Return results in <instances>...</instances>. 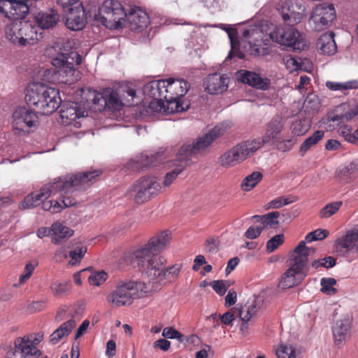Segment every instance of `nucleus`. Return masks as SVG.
Masks as SVG:
<instances>
[{
    "label": "nucleus",
    "mask_w": 358,
    "mask_h": 358,
    "mask_svg": "<svg viewBox=\"0 0 358 358\" xmlns=\"http://www.w3.org/2000/svg\"><path fill=\"white\" fill-rule=\"evenodd\" d=\"M171 241V232L169 230L162 231L152 236L146 244L134 250L131 255V262L136 264L142 273L163 285L175 282L182 268L180 264L165 268L166 259L159 255L169 248Z\"/></svg>",
    "instance_id": "obj_1"
},
{
    "label": "nucleus",
    "mask_w": 358,
    "mask_h": 358,
    "mask_svg": "<svg viewBox=\"0 0 358 358\" xmlns=\"http://www.w3.org/2000/svg\"><path fill=\"white\" fill-rule=\"evenodd\" d=\"M127 13L120 2L116 0H106L99 7L94 20L106 28H121L125 21Z\"/></svg>",
    "instance_id": "obj_10"
},
{
    "label": "nucleus",
    "mask_w": 358,
    "mask_h": 358,
    "mask_svg": "<svg viewBox=\"0 0 358 358\" xmlns=\"http://www.w3.org/2000/svg\"><path fill=\"white\" fill-rule=\"evenodd\" d=\"M231 285V282L228 280H213L208 282L206 280L201 281L199 287L203 289L208 286H211L214 291H227Z\"/></svg>",
    "instance_id": "obj_42"
},
{
    "label": "nucleus",
    "mask_w": 358,
    "mask_h": 358,
    "mask_svg": "<svg viewBox=\"0 0 358 358\" xmlns=\"http://www.w3.org/2000/svg\"><path fill=\"white\" fill-rule=\"evenodd\" d=\"M116 343L114 340H109L106 343V355L108 357H113L115 355Z\"/></svg>",
    "instance_id": "obj_62"
},
{
    "label": "nucleus",
    "mask_w": 358,
    "mask_h": 358,
    "mask_svg": "<svg viewBox=\"0 0 358 358\" xmlns=\"http://www.w3.org/2000/svg\"><path fill=\"white\" fill-rule=\"evenodd\" d=\"M126 18L128 21L129 28L136 32L143 31L150 23V18L146 12L139 8L131 9L127 14Z\"/></svg>",
    "instance_id": "obj_24"
},
{
    "label": "nucleus",
    "mask_w": 358,
    "mask_h": 358,
    "mask_svg": "<svg viewBox=\"0 0 358 358\" xmlns=\"http://www.w3.org/2000/svg\"><path fill=\"white\" fill-rule=\"evenodd\" d=\"M162 336L166 338H176L180 343L184 341V336L173 327L164 328L162 332Z\"/></svg>",
    "instance_id": "obj_51"
},
{
    "label": "nucleus",
    "mask_w": 358,
    "mask_h": 358,
    "mask_svg": "<svg viewBox=\"0 0 358 358\" xmlns=\"http://www.w3.org/2000/svg\"><path fill=\"white\" fill-rule=\"evenodd\" d=\"M86 20V13L83 6L78 3L69 8L65 24L71 30H81L85 26Z\"/></svg>",
    "instance_id": "obj_22"
},
{
    "label": "nucleus",
    "mask_w": 358,
    "mask_h": 358,
    "mask_svg": "<svg viewBox=\"0 0 358 358\" xmlns=\"http://www.w3.org/2000/svg\"><path fill=\"white\" fill-rule=\"evenodd\" d=\"M87 250V246L79 245L76 247L73 250L69 252V257L70 260L69 264L71 266H75L79 264Z\"/></svg>",
    "instance_id": "obj_41"
},
{
    "label": "nucleus",
    "mask_w": 358,
    "mask_h": 358,
    "mask_svg": "<svg viewBox=\"0 0 358 358\" xmlns=\"http://www.w3.org/2000/svg\"><path fill=\"white\" fill-rule=\"evenodd\" d=\"M326 86L328 89L333 91L355 90L358 88V82L356 80H349L345 83L327 81Z\"/></svg>",
    "instance_id": "obj_40"
},
{
    "label": "nucleus",
    "mask_w": 358,
    "mask_h": 358,
    "mask_svg": "<svg viewBox=\"0 0 358 358\" xmlns=\"http://www.w3.org/2000/svg\"><path fill=\"white\" fill-rule=\"evenodd\" d=\"M324 131L317 130L312 136L307 138L301 145L299 152L303 156L305 153L313 145H316L324 137Z\"/></svg>",
    "instance_id": "obj_39"
},
{
    "label": "nucleus",
    "mask_w": 358,
    "mask_h": 358,
    "mask_svg": "<svg viewBox=\"0 0 358 358\" xmlns=\"http://www.w3.org/2000/svg\"><path fill=\"white\" fill-rule=\"evenodd\" d=\"M329 235V231L326 229H317L312 232L308 233L306 237V241L308 243H310L312 241H322L324 239Z\"/></svg>",
    "instance_id": "obj_48"
},
{
    "label": "nucleus",
    "mask_w": 358,
    "mask_h": 358,
    "mask_svg": "<svg viewBox=\"0 0 358 358\" xmlns=\"http://www.w3.org/2000/svg\"><path fill=\"white\" fill-rule=\"evenodd\" d=\"M264 299L263 292L254 294L253 297L238 310V316L241 321L250 322L256 318L259 311L264 308Z\"/></svg>",
    "instance_id": "obj_20"
},
{
    "label": "nucleus",
    "mask_w": 358,
    "mask_h": 358,
    "mask_svg": "<svg viewBox=\"0 0 358 358\" xmlns=\"http://www.w3.org/2000/svg\"><path fill=\"white\" fill-rule=\"evenodd\" d=\"M283 129V123L279 117H273L267 124L266 129L262 139H253L261 143V147L266 143H275L278 141Z\"/></svg>",
    "instance_id": "obj_26"
},
{
    "label": "nucleus",
    "mask_w": 358,
    "mask_h": 358,
    "mask_svg": "<svg viewBox=\"0 0 358 358\" xmlns=\"http://www.w3.org/2000/svg\"><path fill=\"white\" fill-rule=\"evenodd\" d=\"M285 66L290 71H294L301 68V63L294 57H287L285 59Z\"/></svg>",
    "instance_id": "obj_57"
},
{
    "label": "nucleus",
    "mask_w": 358,
    "mask_h": 358,
    "mask_svg": "<svg viewBox=\"0 0 358 358\" xmlns=\"http://www.w3.org/2000/svg\"><path fill=\"white\" fill-rule=\"evenodd\" d=\"M163 192L159 179L155 176H143L135 181L129 189L134 201L143 204Z\"/></svg>",
    "instance_id": "obj_12"
},
{
    "label": "nucleus",
    "mask_w": 358,
    "mask_h": 358,
    "mask_svg": "<svg viewBox=\"0 0 358 358\" xmlns=\"http://www.w3.org/2000/svg\"><path fill=\"white\" fill-rule=\"evenodd\" d=\"M92 96L93 103L99 106V110H120L123 106L134 105L136 90L129 85H123L118 89L106 87L98 92L94 91Z\"/></svg>",
    "instance_id": "obj_5"
},
{
    "label": "nucleus",
    "mask_w": 358,
    "mask_h": 358,
    "mask_svg": "<svg viewBox=\"0 0 358 358\" xmlns=\"http://www.w3.org/2000/svg\"><path fill=\"white\" fill-rule=\"evenodd\" d=\"M87 115V111L81 110L78 103L73 102L64 103L60 110L62 122L66 125L71 124L77 118L85 117Z\"/></svg>",
    "instance_id": "obj_29"
},
{
    "label": "nucleus",
    "mask_w": 358,
    "mask_h": 358,
    "mask_svg": "<svg viewBox=\"0 0 358 358\" xmlns=\"http://www.w3.org/2000/svg\"><path fill=\"white\" fill-rule=\"evenodd\" d=\"M6 34L13 44L22 46L34 44L43 38V31L36 22L24 20L13 22L7 25Z\"/></svg>",
    "instance_id": "obj_7"
},
{
    "label": "nucleus",
    "mask_w": 358,
    "mask_h": 358,
    "mask_svg": "<svg viewBox=\"0 0 358 358\" xmlns=\"http://www.w3.org/2000/svg\"><path fill=\"white\" fill-rule=\"evenodd\" d=\"M34 271V266L32 264H27L25 266L23 275H22L20 278V283H23L28 278H29Z\"/></svg>",
    "instance_id": "obj_61"
},
{
    "label": "nucleus",
    "mask_w": 358,
    "mask_h": 358,
    "mask_svg": "<svg viewBox=\"0 0 358 358\" xmlns=\"http://www.w3.org/2000/svg\"><path fill=\"white\" fill-rule=\"evenodd\" d=\"M292 133L296 136L304 134L308 129V126L305 120H298L292 123L291 126Z\"/></svg>",
    "instance_id": "obj_50"
},
{
    "label": "nucleus",
    "mask_w": 358,
    "mask_h": 358,
    "mask_svg": "<svg viewBox=\"0 0 358 358\" xmlns=\"http://www.w3.org/2000/svg\"><path fill=\"white\" fill-rule=\"evenodd\" d=\"M171 346V343L168 340L160 338L156 341L153 344V348L155 349H160L163 351H167Z\"/></svg>",
    "instance_id": "obj_60"
},
{
    "label": "nucleus",
    "mask_w": 358,
    "mask_h": 358,
    "mask_svg": "<svg viewBox=\"0 0 358 358\" xmlns=\"http://www.w3.org/2000/svg\"><path fill=\"white\" fill-rule=\"evenodd\" d=\"M36 24L41 28V31L54 28L59 22L60 15L54 8L41 9L34 14Z\"/></svg>",
    "instance_id": "obj_21"
},
{
    "label": "nucleus",
    "mask_w": 358,
    "mask_h": 358,
    "mask_svg": "<svg viewBox=\"0 0 358 358\" xmlns=\"http://www.w3.org/2000/svg\"><path fill=\"white\" fill-rule=\"evenodd\" d=\"M102 171L99 169L85 171L75 174H68L55 178L53 182L48 184L52 190L51 195L59 193L57 200H43L42 208L51 213H57L64 208L73 206L77 200L75 194L78 191L87 189L96 182Z\"/></svg>",
    "instance_id": "obj_2"
},
{
    "label": "nucleus",
    "mask_w": 358,
    "mask_h": 358,
    "mask_svg": "<svg viewBox=\"0 0 358 358\" xmlns=\"http://www.w3.org/2000/svg\"><path fill=\"white\" fill-rule=\"evenodd\" d=\"M262 173L254 171L247 176L241 182V188L243 191L249 192L262 179Z\"/></svg>",
    "instance_id": "obj_38"
},
{
    "label": "nucleus",
    "mask_w": 358,
    "mask_h": 358,
    "mask_svg": "<svg viewBox=\"0 0 358 358\" xmlns=\"http://www.w3.org/2000/svg\"><path fill=\"white\" fill-rule=\"evenodd\" d=\"M227 76L215 73L209 75L204 80L205 90L210 94H220L227 90Z\"/></svg>",
    "instance_id": "obj_27"
},
{
    "label": "nucleus",
    "mask_w": 358,
    "mask_h": 358,
    "mask_svg": "<svg viewBox=\"0 0 358 358\" xmlns=\"http://www.w3.org/2000/svg\"><path fill=\"white\" fill-rule=\"evenodd\" d=\"M292 203V200H289V198H284L282 196L278 197L275 199L272 200L268 203V208H279L283 206L287 205Z\"/></svg>",
    "instance_id": "obj_53"
},
{
    "label": "nucleus",
    "mask_w": 358,
    "mask_h": 358,
    "mask_svg": "<svg viewBox=\"0 0 358 358\" xmlns=\"http://www.w3.org/2000/svg\"><path fill=\"white\" fill-rule=\"evenodd\" d=\"M25 101L28 105L34 106L38 113L49 115L62 104L58 90L48 87L41 83L29 84L26 90Z\"/></svg>",
    "instance_id": "obj_4"
},
{
    "label": "nucleus",
    "mask_w": 358,
    "mask_h": 358,
    "mask_svg": "<svg viewBox=\"0 0 358 358\" xmlns=\"http://www.w3.org/2000/svg\"><path fill=\"white\" fill-rule=\"evenodd\" d=\"M284 242V235L278 234L269 239L266 243V250L271 253L275 250Z\"/></svg>",
    "instance_id": "obj_49"
},
{
    "label": "nucleus",
    "mask_w": 358,
    "mask_h": 358,
    "mask_svg": "<svg viewBox=\"0 0 358 358\" xmlns=\"http://www.w3.org/2000/svg\"><path fill=\"white\" fill-rule=\"evenodd\" d=\"M280 213L278 211H273L263 215H254L252 217V220L257 223L261 224V227L264 230L268 227L275 229L279 224L278 221Z\"/></svg>",
    "instance_id": "obj_36"
},
{
    "label": "nucleus",
    "mask_w": 358,
    "mask_h": 358,
    "mask_svg": "<svg viewBox=\"0 0 358 358\" xmlns=\"http://www.w3.org/2000/svg\"><path fill=\"white\" fill-rule=\"evenodd\" d=\"M89 325H90V321L87 320H85L82 322V324L80 325V327L77 329L76 333L75 334V339L76 340L78 339V338H80L81 336L83 335V334L86 331V330L89 327Z\"/></svg>",
    "instance_id": "obj_63"
},
{
    "label": "nucleus",
    "mask_w": 358,
    "mask_h": 358,
    "mask_svg": "<svg viewBox=\"0 0 358 358\" xmlns=\"http://www.w3.org/2000/svg\"><path fill=\"white\" fill-rule=\"evenodd\" d=\"M82 59V56L76 52L62 53L52 59V64L57 69L61 81L71 85L80 78V72L75 65H80Z\"/></svg>",
    "instance_id": "obj_11"
},
{
    "label": "nucleus",
    "mask_w": 358,
    "mask_h": 358,
    "mask_svg": "<svg viewBox=\"0 0 358 358\" xmlns=\"http://www.w3.org/2000/svg\"><path fill=\"white\" fill-rule=\"evenodd\" d=\"M317 48L318 51L324 55H334L337 50V46L334 41V32L322 34L317 40Z\"/></svg>",
    "instance_id": "obj_33"
},
{
    "label": "nucleus",
    "mask_w": 358,
    "mask_h": 358,
    "mask_svg": "<svg viewBox=\"0 0 358 358\" xmlns=\"http://www.w3.org/2000/svg\"><path fill=\"white\" fill-rule=\"evenodd\" d=\"M116 289L117 291H144L147 286L142 281L124 280L117 282Z\"/></svg>",
    "instance_id": "obj_37"
},
{
    "label": "nucleus",
    "mask_w": 358,
    "mask_h": 358,
    "mask_svg": "<svg viewBox=\"0 0 358 358\" xmlns=\"http://www.w3.org/2000/svg\"><path fill=\"white\" fill-rule=\"evenodd\" d=\"M253 38L255 40L254 41L250 40L248 43L249 46L248 50L250 54L255 56L264 55L265 48L262 46V40H259L255 37Z\"/></svg>",
    "instance_id": "obj_46"
},
{
    "label": "nucleus",
    "mask_w": 358,
    "mask_h": 358,
    "mask_svg": "<svg viewBox=\"0 0 358 358\" xmlns=\"http://www.w3.org/2000/svg\"><path fill=\"white\" fill-rule=\"evenodd\" d=\"M236 76L238 81L260 90H266L270 85L267 78H262L259 74L247 70L237 71Z\"/></svg>",
    "instance_id": "obj_25"
},
{
    "label": "nucleus",
    "mask_w": 358,
    "mask_h": 358,
    "mask_svg": "<svg viewBox=\"0 0 358 358\" xmlns=\"http://www.w3.org/2000/svg\"><path fill=\"white\" fill-rule=\"evenodd\" d=\"M224 131L222 125H217L203 136L184 143L177 154L184 160H188V164L191 165L193 163L192 158L205 154L211 144L222 136Z\"/></svg>",
    "instance_id": "obj_6"
},
{
    "label": "nucleus",
    "mask_w": 358,
    "mask_h": 358,
    "mask_svg": "<svg viewBox=\"0 0 358 358\" xmlns=\"http://www.w3.org/2000/svg\"><path fill=\"white\" fill-rule=\"evenodd\" d=\"M296 143V138L294 137H291L289 138L282 139L279 137L278 141H275V143H272L273 145H275L277 149L282 152H287L289 151L293 146Z\"/></svg>",
    "instance_id": "obj_45"
},
{
    "label": "nucleus",
    "mask_w": 358,
    "mask_h": 358,
    "mask_svg": "<svg viewBox=\"0 0 358 358\" xmlns=\"http://www.w3.org/2000/svg\"><path fill=\"white\" fill-rule=\"evenodd\" d=\"M76 325L73 319L69 320L60 325L50 336V341L52 344L58 343L63 338L69 336Z\"/></svg>",
    "instance_id": "obj_35"
},
{
    "label": "nucleus",
    "mask_w": 358,
    "mask_h": 358,
    "mask_svg": "<svg viewBox=\"0 0 358 358\" xmlns=\"http://www.w3.org/2000/svg\"><path fill=\"white\" fill-rule=\"evenodd\" d=\"M263 231L261 226H251L245 233V236L249 239L257 238Z\"/></svg>",
    "instance_id": "obj_55"
},
{
    "label": "nucleus",
    "mask_w": 358,
    "mask_h": 358,
    "mask_svg": "<svg viewBox=\"0 0 358 358\" xmlns=\"http://www.w3.org/2000/svg\"><path fill=\"white\" fill-rule=\"evenodd\" d=\"M310 248L305 245L304 241H300L290 256V267L284 273L279 282V287L287 289L294 287L299 282L296 275L302 273L307 266Z\"/></svg>",
    "instance_id": "obj_8"
},
{
    "label": "nucleus",
    "mask_w": 358,
    "mask_h": 358,
    "mask_svg": "<svg viewBox=\"0 0 358 358\" xmlns=\"http://www.w3.org/2000/svg\"><path fill=\"white\" fill-rule=\"evenodd\" d=\"M46 304V301L40 300L32 301L30 304L27 306V310L28 312L32 313L36 311H40L43 310Z\"/></svg>",
    "instance_id": "obj_56"
},
{
    "label": "nucleus",
    "mask_w": 358,
    "mask_h": 358,
    "mask_svg": "<svg viewBox=\"0 0 358 358\" xmlns=\"http://www.w3.org/2000/svg\"><path fill=\"white\" fill-rule=\"evenodd\" d=\"M52 189L45 184L41 187L39 191L34 192L28 194L19 204V208L26 210L35 208L40 205L43 200H46L51 196Z\"/></svg>",
    "instance_id": "obj_23"
},
{
    "label": "nucleus",
    "mask_w": 358,
    "mask_h": 358,
    "mask_svg": "<svg viewBox=\"0 0 358 358\" xmlns=\"http://www.w3.org/2000/svg\"><path fill=\"white\" fill-rule=\"evenodd\" d=\"M51 230V241L55 245L59 244L63 239L69 238L73 235V231L59 221L52 224Z\"/></svg>",
    "instance_id": "obj_34"
},
{
    "label": "nucleus",
    "mask_w": 358,
    "mask_h": 358,
    "mask_svg": "<svg viewBox=\"0 0 358 358\" xmlns=\"http://www.w3.org/2000/svg\"><path fill=\"white\" fill-rule=\"evenodd\" d=\"M13 127L14 129L25 131L35 127L38 122L36 113L25 107H18L13 114Z\"/></svg>",
    "instance_id": "obj_17"
},
{
    "label": "nucleus",
    "mask_w": 358,
    "mask_h": 358,
    "mask_svg": "<svg viewBox=\"0 0 358 358\" xmlns=\"http://www.w3.org/2000/svg\"><path fill=\"white\" fill-rule=\"evenodd\" d=\"M164 96L166 107L170 113H180L186 111L189 108V103L181 101L189 88V84L184 79H174L170 78L164 80Z\"/></svg>",
    "instance_id": "obj_9"
},
{
    "label": "nucleus",
    "mask_w": 358,
    "mask_h": 358,
    "mask_svg": "<svg viewBox=\"0 0 358 358\" xmlns=\"http://www.w3.org/2000/svg\"><path fill=\"white\" fill-rule=\"evenodd\" d=\"M188 160H184L182 157H180L177 154L176 158L175 160L170 162V167L173 168V170L168 172L164 179L162 182L163 189L165 187H169L173 181L177 178V177L189 166Z\"/></svg>",
    "instance_id": "obj_30"
},
{
    "label": "nucleus",
    "mask_w": 358,
    "mask_h": 358,
    "mask_svg": "<svg viewBox=\"0 0 358 358\" xmlns=\"http://www.w3.org/2000/svg\"><path fill=\"white\" fill-rule=\"evenodd\" d=\"M166 158L164 150L161 149L155 153L146 151L131 159L127 166L132 171H143L164 163Z\"/></svg>",
    "instance_id": "obj_14"
},
{
    "label": "nucleus",
    "mask_w": 358,
    "mask_h": 358,
    "mask_svg": "<svg viewBox=\"0 0 358 358\" xmlns=\"http://www.w3.org/2000/svg\"><path fill=\"white\" fill-rule=\"evenodd\" d=\"M29 11L23 0H0V13L13 22L24 18Z\"/></svg>",
    "instance_id": "obj_16"
},
{
    "label": "nucleus",
    "mask_w": 358,
    "mask_h": 358,
    "mask_svg": "<svg viewBox=\"0 0 358 358\" xmlns=\"http://www.w3.org/2000/svg\"><path fill=\"white\" fill-rule=\"evenodd\" d=\"M12 358H37L41 355L39 350L29 337H17L14 341Z\"/></svg>",
    "instance_id": "obj_19"
},
{
    "label": "nucleus",
    "mask_w": 358,
    "mask_h": 358,
    "mask_svg": "<svg viewBox=\"0 0 358 358\" xmlns=\"http://www.w3.org/2000/svg\"><path fill=\"white\" fill-rule=\"evenodd\" d=\"M220 319L222 324L228 326H232L235 320V315L232 310H230L222 315H220Z\"/></svg>",
    "instance_id": "obj_59"
},
{
    "label": "nucleus",
    "mask_w": 358,
    "mask_h": 358,
    "mask_svg": "<svg viewBox=\"0 0 358 358\" xmlns=\"http://www.w3.org/2000/svg\"><path fill=\"white\" fill-rule=\"evenodd\" d=\"M278 358H296L295 350L291 345L281 344L275 350Z\"/></svg>",
    "instance_id": "obj_47"
},
{
    "label": "nucleus",
    "mask_w": 358,
    "mask_h": 358,
    "mask_svg": "<svg viewBox=\"0 0 358 358\" xmlns=\"http://www.w3.org/2000/svg\"><path fill=\"white\" fill-rule=\"evenodd\" d=\"M338 132L344 137L345 141L352 143H357L355 131L352 132V129L348 125L341 127L338 129Z\"/></svg>",
    "instance_id": "obj_52"
},
{
    "label": "nucleus",
    "mask_w": 358,
    "mask_h": 358,
    "mask_svg": "<svg viewBox=\"0 0 358 358\" xmlns=\"http://www.w3.org/2000/svg\"><path fill=\"white\" fill-rule=\"evenodd\" d=\"M142 292H109L106 301L111 306L120 307L131 304L134 299L143 297Z\"/></svg>",
    "instance_id": "obj_32"
},
{
    "label": "nucleus",
    "mask_w": 358,
    "mask_h": 358,
    "mask_svg": "<svg viewBox=\"0 0 358 358\" xmlns=\"http://www.w3.org/2000/svg\"><path fill=\"white\" fill-rule=\"evenodd\" d=\"M260 148L261 143L258 141H243L223 153L218 159L219 164L224 168L234 166L253 155Z\"/></svg>",
    "instance_id": "obj_13"
},
{
    "label": "nucleus",
    "mask_w": 358,
    "mask_h": 358,
    "mask_svg": "<svg viewBox=\"0 0 358 358\" xmlns=\"http://www.w3.org/2000/svg\"><path fill=\"white\" fill-rule=\"evenodd\" d=\"M358 240L350 232L338 238L334 244V252L340 257H346L354 248Z\"/></svg>",
    "instance_id": "obj_31"
},
{
    "label": "nucleus",
    "mask_w": 358,
    "mask_h": 358,
    "mask_svg": "<svg viewBox=\"0 0 358 358\" xmlns=\"http://www.w3.org/2000/svg\"><path fill=\"white\" fill-rule=\"evenodd\" d=\"M164 80H152L143 87V92L153 100H156L159 106L166 107L164 96Z\"/></svg>",
    "instance_id": "obj_28"
},
{
    "label": "nucleus",
    "mask_w": 358,
    "mask_h": 358,
    "mask_svg": "<svg viewBox=\"0 0 358 358\" xmlns=\"http://www.w3.org/2000/svg\"><path fill=\"white\" fill-rule=\"evenodd\" d=\"M336 10L332 3H323L317 5L311 13L310 21L314 24V29L321 31L329 28L336 19Z\"/></svg>",
    "instance_id": "obj_15"
},
{
    "label": "nucleus",
    "mask_w": 358,
    "mask_h": 358,
    "mask_svg": "<svg viewBox=\"0 0 358 358\" xmlns=\"http://www.w3.org/2000/svg\"><path fill=\"white\" fill-rule=\"evenodd\" d=\"M205 250L210 253H215L217 250V240L215 238H208L205 243Z\"/></svg>",
    "instance_id": "obj_58"
},
{
    "label": "nucleus",
    "mask_w": 358,
    "mask_h": 358,
    "mask_svg": "<svg viewBox=\"0 0 358 358\" xmlns=\"http://www.w3.org/2000/svg\"><path fill=\"white\" fill-rule=\"evenodd\" d=\"M352 321V316L345 315L336 321L332 327L334 340L336 346L339 348L343 346L350 338Z\"/></svg>",
    "instance_id": "obj_18"
},
{
    "label": "nucleus",
    "mask_w": 358,
    "mask_h": 358,
    "mask_svg": "<svg viewBox=\"0 0 358 358\" xmlns=\"http://www.w3.org/2000/svg\"><path fill=\"white\" fill-rule=\"evenodd\" d=\"M108 277V273L103 270L94 271L88 276V282L91 285L100 286L106 282Z\"/></svg>",
    "instance_id": "obj_44"
},
{
    "label": "nucleus",
    "mask_w": 358,
    "mask_h": 358,
    "mask_svg": "<svg viewBox=\"0 0 358 358\" xmlns=\"http://www.w3.org/2000/svg\"><path fill=\"white\" fill-rule=\"evenodd\" d=\"M236 292H228V294L225 297V306L227 307L233 306L236 302Z\"/></svg>",
    "instance_id": "obj_64"
},
{
    "label": "nucleus",
    "mask_w": 358,
    "mask_h": 358,
    "mask_svg": "<svg viewBox=\"0 0 358 358\" xmlns=\"http://www.w3.org/2000/svg\"><path fill=\"white\" fill-rule=\"evenodd\" d=\"M282 17L289 27H275L270 34V38L286 47L292 48L294 50H304L306 43L303 35L293 25L301 22L302 15L294 10L292 0L281 1Z\"/></svg>",
    "instance_id": "obj_3"
},
{
    "label": "nucleus",
    "mask_w": 358,
    "mask_h": 358,
    "mask_svg": "<svg viewBox=\"0 0 358 358\" xmlns=\"http://www.w3.org/2000/svg\"><path fill=\"white\" fill-rule=\"evenodd\" d=\"M336 284V280L333 278H323L321 280L322 288L320 291H337L336 288L333 287Z\"/></svg>",
    "instance_id": "obj_54"
},
{
    "label": "nucleus",
    "mask_w": 358,
    "mask_h": 358,
    "mask_svg": "<svg viewBox=\"0 0 358 358\" xmlns=\"http://www.w3.org/2000/svg\"><path fill=\"white\" fill-rule=\"evenodd\" d=\"M343 205L342 201H334L327 204L320 211L321 218H328L334 215Z\"/></svg>",
    "instance_id": "obj_43"
}]
</instances>
